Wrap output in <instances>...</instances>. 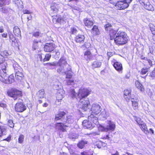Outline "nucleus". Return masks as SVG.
I'll return each mask as SVG.
<instances>
[{
	"label": "nucleus",
	"mask_w": 155,
	"mask_h": 155,
	"mask_svg": "<svg viewBox=\"0 0 155 155\" xmlns=\"http://www.w3.org/2000/svg\"><path fill=\"white\" fill-rule=\"evenodd\" d=\"M66 60V59L64 58H61L57 62H53L51 63H48L44 64L45 65L47 66L48 67H50V68L53 69V68L52 67H54L55 66H58V68L57 70L60 67V65L59 64V62L61 60Z\"/></svg>",
	"instance_id": "obj_16"
},
{
	"label": "nucleus",
	"mask_w": 155,
	"mask_h": 155,
	"mask_svg": "<svg viewBox=\"0 0 155 155\" xmlns=\"http://www.w3.org/2000/svg\"><path fill=\"white\" fill-rule=\"evenodd\" d=\"M55 48V45L52 43H47L44 47V50L47 52L52 51Z\"/></svg>",
	"instance_id": "obj_15"
},
{
	"label": "nucleus",
	"mask_w": 155,
	"mask_h": 155,
	"mask_svg": "<svg viewBox=\"0 0 155 155\" xmlns=\"http://www.w3.org/2000/svg\"><path fill=\"white\" fill-rule=\"evenodd\" d=\"M78 135L76 133H70L69 134V137L70 139H74L78 138Z\"/></svg>",
	"instance_id": "obj_42"
},
{
	"label": "nucleus",
	"mask_w": 155,
	"mask_h": 155,
	"mask_svg": "<svg viewBox=\"0 0 155 155\" xmlns=\"http://www.w3.org/2000/svg\"><path fill=\"white\" fill-rule=\"evenodd\" d=\"M83 126L87 129H92L94 127V124L89 120H84L82 122Z\"/></svg>",
	"instance_id": "obj_17"
},
{
	"label": "nucleus",
	"mask_w": 155,
	"mask_h": 155,
	"mask_svg": "<svg viewBox=\"0 0 155 155\" xmlns=\"http://www.w3.org/2000/svg\"><path fill=\"white\" fill-rule=\"evenodd\" d=\"M8 95L12 97L14 100H16L19 97L22 96L21 91L16 89H12L8 92Z\"/></svg>",
	"instance_id": "obj_7"
},
{
	"label": "nucleus",
	"mask_w": 155,
	"mask_h": 155,
	"mask_svg": "<svg viewBox=\"0 0 155 155\" xmlns=\"http://www.w3.org/2000/svg\"><path fill=\"white\" fill-rule=\"evenodd\" d=\"M81 155H93V154L89 151H84L81 153Z\"/></svg>",
	"instance_id": "obj_53"
},
{
	"label": "nucleus",
	"mask_w": 155,
	"mask_h": 155,
	"mask_svg": "<svg viewBox=\"0 0 155 155\" xmlns=\"http://www.w3.org/2000/svg\"><path fill=\"white\" fill-rule=\"evenodd\" d=\"M53 17V19L58 22H61L62 20L63 21V18L59 15L54 16Z\"/></svg>",
	"instance_id": "obj_37"
},
{
	"label": "nucleus",
	"mask_w": 155,
	"mask_h": 155,
	"mask_svg": "<svg viewBox=\"0 0 155 155\" xmlns=\"http://www.w3.org/2000/svg\"><path fill=\"white\" fill-rule=\"evenodd\" d=\"M138 99L135 97L133 100H132V106L134 109L136 110L137 109L138 104Z\"/></svg>",
	"instance_id": "obj_25"
},
{
	"label": "nucleus",
	"mask_w": 155,
	"mask_h": 155,
	"mask_svg": "<svg viewBox=\"0 0 155 155\" xmlns=\"http://www.w3.org/2000/svg\"><path fill=\"white\" fill-rule=\"evenodd\" d=\"M147 61L149 65L151 66L153 64V63H154V59L153 57L150 58V59H147Z\"/></svg>",
	"instance_id": "obj_45"
},
{
	"label": "nucleus",
	"mask_w": 155,
	"mask_h": 155,
	"mask_svg": "<svg viewBox=\"0 0 155 155\" xmlns=\"http://www.w3.org/2000/svg\"><path fill=\"white\" fill-rule=\"evenodd\" d=\"M15 64L13 65V67L15 70L16 80L18 83L22 84L23 81L24 75L21 72L17 70V67H15Z\"/></svg>",
	"instance_id": "obj_9"
},
{
	"label": "nucleus",
	"mask_w": 155,
	"mask_h": 155,
	"mask_svg": "<svg viewBox=\"0 0 155 155\" xmlns=\"http://www.w3.org/2000/svg\"><path fill=\"white\" fill-rule=\"evenodd\" d=\"M79 104L82 107V109L85 111L88 109L89 104V101L87 99L85 98H79Z\"/></svg>",
	"instance_id": "obj_13"
},
{
	"label": "nucleus",
	"mask_w": 155,
	"mask_h": 155,
	"mask_svg": "<svg viewBox=\"0 0 155 155\" xmlns=\"http://www.w3.org/2000/svg\"><path fill=\"white\" fill-rule=\"evenodd\" d=\"M73 117L72 116H68L66 121H63V123H58L55 124L56 129L60 130L63 132L66 131L65 127H70L71 124L74 122Z\"/></svg>",
	"instance_id": "obj_4"
},
{
	"label": "nucleus",
	"mask_w": 155,
	"mask_h": 155,
	"mask_svg": "<svg viewBox=\"0 0 155 155\" xmlns=\"http://www.w3.org/2000/svg\"><path fill=\"white\" fill-rule=\"evenodd\" d=\"M77 31L76 28L72 27L71 29V32L72 34H75L77 33Z\"/></svg>",
	"instance_id": "obj_48"
},
{
	"label": "nucleus",
	"mask_w": 155,
	"mask_h": 155,
	"mask_svg": "<svg viewBox=\"0 0 155 155\" xmlns=\"http://www.w3.org/2000/svg\"><path fill=\"white\" fill-rule=\"evenodd\" d=\"M101 107L98 104H94L92 105L91 110L92 113L97 114L101 112Z\"/></svg>",
	"instance_id": "obj_14"
},
{
	"label": "nucleus",
	"mask_w": 155,
	"mask_h": 155,
	"mask_svg": "<svg viewBox=\"0 0 155 155\" xmlns=\"http://www.w3.org/2000/svg\"><path fill=\"white\" fill-rule=\"evenodd\" d=\"M13 32L15 35L18 37L21 36V31L18 26H15L14 28Z\"/></svg>",
	"instance_id": "obj_29"
},
{
	"label": "nucleus",
	"mask_w": 155,
	"mask_h": 155,
	"mask_svg": "<svg viewBox=\"0 0 155 155\" xmlns=\"http://www.w3.org/2000/svg\"><path fill=\"white\" fill-rule=\"evenodd\" d=\"M3 37L6 38L7 37V33H3L1 35Z\"/></svg>",
	"instance_id": "obj_62"
},
{
	"label": "nucleus",
	"mask_w": 155,
	"mask_h": 155,
	"mask_svg": "<svg viewBox=\"0 0 155 155\" xmlns=\"http://www.w3.org/2000/svg\"><path fill=\"white\" fill-rule=\"evenodd\" d=\"M104 139H107L108 140H110V137H109L108 135H106L104 137H103Z\"/></svg>",
	"instance_id": "obj_64"
},
{
	"label": "nucleus",
	"mask_w": 155,
	"mask_h": 155,
	"mask_svg": "<svg viewBox=\"0 0 155 155\" xmlns=\"http://www.w3.org/2000/svg\"><path fill=\"white\" fill-rule=\"evenodd\" d=\"M23 12L24 14H30V12L27 10H24L23 11Z\"/></svg>",
	"instance_id": "obj_61"
},
{
	"label": "nucleus",
	"mask_w": 155,
	"mask_h": 155,
	"mask_svg": "<svg viewBox=\"0 0 155 155\" xmlns=\"http://www.w3.org/2000/svg\"><path fill=\"white\" fill-rule=\"evenodd\" d=\"M84 57L87 60H90L92 58V55L89 51H85L84 54Z\"/></svg>",
	"instance_id": "obj_30"
},
{
	"label": "nucleus",
	"mask_w": 155,
	"mask_h": 155,
	"mask_svg": "<svg viewBox=\"0 0 155 155\" xmlns=\"http://www.w3.org/2000/svg\"><path fill=\"white\" fill-rule=\"evenodd\" d=\"M20 0H13V2L18 6L20 4Z\"/></svg>",
	"instance_id": "obj_56"
},
{
	"label": "nucleus",
	"mask_w": 155,
	"mask_h": 155,
	"mask_svg": "<svg viewBox=\"0 0 155 155\" xmlns=\"http://www.w3.org/2000/svg\"><path fill=\"white\" fill-rule=\"evenodd\" d=\"M51 55L50 54H46L45 58L43 59V62L49 60L51 57Z\"/></svg>",
	"instance_id": "obj_44"
},
{
	"label": "nucleus",
	"mask_w": 155,
	"mask_h": 155,
	"mask_svg": "<svg viewBox=\"0 0 155 155\" xmlns=\"http://www.w3.org/2000/svg\"><path fill=\"white\" fill-rule=\"evenodd\" d=\"M11 137L10 136L8 137L7 138L4 139V140H6L7 141H9L11 140Z\"/></svg>",
	"instance_id": "obj_63"
},
{
	"label": "nucleus",
	"mask_w": 155,
	"mask_h": 155,
	"mask_svg": "<svg viewBox=\"0 0 155 155\" xmlns=\"http://www.w3.org/2000/svg\"><path fill=\"white\" fill-rule=\"evenodd\" d=\"M5 61V58L2 55V54L0 55V64L3 63Z\"/></svg>",
	"instance_id": "obj_55"
},
{
	"label": "nucleus",
	"mask_w": 155,
	"mask_h": 155,
	"mask_svg": "<svg viewBox=\"0 0 155 155\" xmlns=\"http://www.w3.org/2000/svg\"><path fill=\"white\" fill-rule=\"evenodd\" d=\"M12 10L8 7H3L0 8V11L4 13H8L11 12Z\"/></svg>",
	"instance_id": "obj_34"
},
{
	"label": "nucleus",
	"mask_w": 155,
	"mask_h": 155,
	"mask_svg": "<svg viewBox=\"0 0 155 155\" xmlns=\"http://www.w3.org/2000/svg\"><path fill=\"white\" fill-rule=\"evenodd\" d=\"M104 27L106 31H110L111 30H112L113 29L112 26L110 24H108L105 25Z\"/></svg>",
	"instance_id": "obj_41"
},
{
	"label": "nucleus",
	"mask_w": 155,
	"mask_h": 155,
	"mask_svg": "<svg viewBox=\"0 0 155 155\" xmlns=\"http://www.w3.org/2000/svg\"><path fill=\"white\" fill-rule=\"evenodd\" d=\"M51 9L52 11L54 13H56L58 11V9L55 6H51Z\"/></svg>",
	"instance_id": "obj_51"
},
{
	"label": "nucleus",
	"mask_w": 155,
	"mask_h": 155,
	"mask_svg": "<svg viewBox=\"0 0 155 155\" xmlns=\"http://www.w3.org/2000/svg\"><path fill=\"white\" fill-rule=\"evenodd\" d=\"M102 143V142L101 141H98L97 142L96 144L97 147L99 148H101V147Z\"/></svg>",
	"instance_id": "obj_57"
},
{
	"label": "nucleus",
	"mask_w": 155,
	"mask_h": 155,
	"mask_svg": "<svg viewBox=\"0 0 155 155\" xmlns=\"http://www.w3.org/2000/svg\"><path fill=\"white\" fill-rule=\"evenodd\" d=\"M84 22L85 26L88 28H90L93 25V22L87 18L84 19Z\"/></svg>",
	"instance_id": "obj_27"
},
{
	"label": "nucleus",
	"mask_w": 155,
	"mask_h": 155,
	"mask_svg": "<svg viewBox=\"0 0 155 155\" xmlns=\"http://www.w3.org/2000/svg\"><path fill=\"white\" fill-rule=\"evenodd\" d=\"M91 32L93 35H99L100 31L97 26L96 25H94L91 30Z\"/></svg>",
	"instance_id": "obj_32"
},
{
	"label": "nucleus",
	"mask_w": 155,
	"mask_h": 155,
	"mask_svg": "<svg viewBox=\"0 0 155 155\" xmlns=\"http://www.w3.org/2000/svg\"><path fill=\"white\" fill-rule=\"evenodd\" d=\"M88 120L91 121V122H92L94 124H97L98 122L97 117L93 114H91L88 116Z\"/></svg>",
	"instance_id": "obj_22"
},
{
	"label": "nucleus",
	"mask_w": 155,
	"mask_h": 155,
	"mask_svg": "<svg viewBox=\"0 0 155 155\" xmlns=\"http://www.w3.org/2000/svg\"><path fill=\"white\" fill-rule=\"evenodd\" d=\"M134 119L136 122L137 124L139 125L141 130L146 134H147L149 133L146 124L141 119L136 116H134Z\"/></svg>",
	"instance_id": "obj_6"
},
{
	"label": "nucleus",
	"mask_w": 155,
	"mask_h": 155,
	"mask_svg": "<svg viewBox=\"0 0 155 155\" xmlns=\"http://www.w3.org/2000/svg\"><path fill=\"white\" fill-rule=\"evenodd\" d=\"M44 90L43 89L39 90L37 93L38 96L40 98H43L44 96Z\"/></svg>",
	"instance_id": "obj_35"
},
{
	"label": "nucleus",
	"mask_w": 155,
	"mask_h": 155,
	"mask_svg": "<svg viewBox=\"0 0 155 155\" xmlns=\"http://www.w3.org/2000/svg\"><path fill=\"white\" fill-rule=\"evenodd\" d=\"M55 55H54V56L56 58H58L59 57V55H60V52L58 51H55Z\"/></svg>",
	"instance_id": "obj_58"
},
{
	"label": "nucleus",
	"mask_w": 155,
	"mask_h": 155,
	"mask_svg": "<svg viewBox=\"0 0 155 155\" xmlns=\"http://www.w3.org/2000/svg\"><path fill=\"white\" fill-rule=\"evenodd\" d=\"M59 68L57 70L58 73L62 74H66V78H71L72 76L73 72L71 67L66 60H61L59 62Z\"/></svg>",
	"instance_id": "obj_1"
},
{
	"label": "nucleus",
	"mask_w": 155,
	"mask_h": 155,
	"mask_svg": "<svg viewBox=\"0 0 155 155\" xmlns=\"http://www.w3.org/2000/svg\"><path fill=\"white\" fill-rule=\"evenodd\" d=\"M84 39L85 37L84 35L79 34L76 36L75 40L77 43H83L84 42Z\"/></svg>",
	"instance_id": "obj_20"
},
{
	"label": "nucleus",
	"mask_w": 155,
	"mask_h": 155,
	"mask_svg": "<svg viewBox=\"0 0 155 155\" xmlns=\"http://www.w3.org/2000/svg\"><path fill=\"white\" fill-rule=\"evenodd\" d=\"M38 42L36 41H33V48L34 50H35L38 47Z\"/></svg>",
	"instance_id": "obj_49"
},
{
	"label": "nucleus",
	"mask_w": 155,
	"mask_h": 155,
	"mask_svg": "<svg viewBox=\"0 0 155 155\" xmlns=\"http://www.w3.org/2000/svg\"><path fill=\"white\" fill-rule=\"evenodd\" d=\"M4 66H3L2 68V69L0 70V80L4 81V80L5 81L8 78V76L6 73V66H7V64L6 63H4Z\"/></svg>",
	"instance_id": "obj_12"
},
{
	"label": "nucleus",
	"mask_w": 155,
	"mask_h": 155,
	"mask_svg": "<svg viewBox=\"0 0 155 155\" xmlns=\"http://www.w3.org/2000/svg\"><path fill=\"white\" fill-rule=\"evenodd\" d=\"M9 0H0V6L3 5H8L9 4Z\"/></svg>",
	"instance_id": "obj_43"
},
{
	"label": "nucleus",
	"mask_w": 155,
	"mask_h": 155,
	"mask_svg": "<svg viewBox=\"0 0 155 155\" xmlns=\"http://www.w3.org/2000/svg\"><path fill=\"white\" fill-rule=\"evenodd\" d=\"M42 34L38 31H34L32 33V35L35 37L39 38L42 36Z\"/></svg>",
	"instance_id": "obj_38"
},
{
	"label": "nucleus",
	"mask_w": 155,
	"mask_h": 155,
	"mask_svg": "<svg viewBox=\"0 0 155 155\" xmlns=\"http://www.w3.org/2000/svg\"><path fill=\"white\" fill-rule=\"evenodd\" d=\"M8 34L10 39V41H11L12 42V45H13L17 46H18V43L12 32H9L8 33Z\"/></svg>",
	"instance_id": "obj_21"
},
{
	"label": "nucleus",
	"mask_w": 155,
	"mask_h": 155,
	"mask_svg": "<svg viewBox=\"0 0 155 155\" xmlns=\"http://www.w3.org/2000/svg\"><path fill=\"white\" fill-rule=\"evenodd\" d=\"M131 92V90L130 89L124 90V97L126 100H128L127 96H130V95H132Z\"/></svg>",
	"instance_id": "obj_28"
},
{
	"label": "nucleus",
	"mask_w": 155,
	"mask_h": 155,
	"mask_svg": "<svg viewBox=\"0 0 155 155\" xmlns=\"http://www.w3.org/2000/svg\"><path fill=\"white\" fill-rule=\"evenodd\" d=\"M14 81V77L12 75H11L8 77L7 80H5V83L7 84H11Z\"/></svg>",
	"instance_id": "obj_33"
},
{
	"label": "nucleus",
	"mask_w": 155,
	"mask_h": 155,
	"mask_svg": "<svg viewBox=\"0 0 155 155\" xmlns=\"http://www.w3.org/2000/svg\"><path fill=\"white\" fill-rule=\"evenodd\" d=\"M147 75L150 77L152 78H155V68L152 71L148 73Z\"/></svg>",
	"instance_id": "obj_40"
},
{
	"label": "nucleus",
	"mask_w": 155,
	"mask_h": 155,
	"mask_svg": "<svg viewBox=\"0 0 155 155\" xmlns=\"http://www.w3.org/2000/svg\"><path fill=\"white\" fill-rule=\"evenodd\" d=\"M148 69L147 68H143L142 69V70L141 71V74L142 75L145 74L147 72Z\"/></svg>",
	"instance_id": "obj_52"
},
{
	"label": "nucleus",
	"mask_w": 155,
	"mask_h": 155,
	"mask_svg": "<svg viewBox=\"0 0 155 155\" xmlns=\"http://www.w3.org/2000/svg\"><path fill=\"white\" fill-rule=\"evenodd\" d=\"M91 91L90 90L86 88H81L79 90L78 94L76 93L74 89H71L69 92L71 97L73 98H85L87 97L90 94Z\"/></svg>",
	"instance_id": "obj_2"
},
{
	"label": "nucleus",
	"mask_w": 155,
	"mask_h": 155,
	"mask_svg": "<svg viewBox=\"0 0 155 155\" xmlns=\"http://www.w3.org/2000/svg\"><path fill=\"white\" fill-rule=\"evenodd\" d=\"M113 65L115 69L119 72H122L123 69L122 64L119 62H114Z\"/></svg>",
	"instance_id": "obj_18"
},
{
	"label": "nucleus",
	"mask_w": 155,
	"mask_h": 155,
	"mask_svg": "<svg viewBox=\"0 0 155 155\" xmlns=\"http://www.w3.org/2000/svg\"><path fill=\"white\" fill-rule=\"evenodd\" d=\"M15 110L17 112H22L26 109V106L22 102L19 101L15 104Z\"/></svg>",
	"instance_id": "obj_11"
},
{
	"label": "nucleus",
	"mask_w": 155,
	"mask_h": 155,
	"mask_svg": "<svg viewBox=\"0 0 155 155\" xmlns=\"http://www.w3.org/2000/svg\"><path fill=\"white\" fill-rule=\"evenodd\" d=\"M101 112L100 115L103 118H106L107 116V111L105 109H101Z\"/></svg>",
	"instance_id": "obj_36"
},
{
	"label": "nucleus",
	"mask_w": 155,
	"mask_h": 155,
	"mask_svg": "<svg viewBox=\"0 0 155 155\" xmlns=\"http://www.w3.org/2000/svg\"><path fill=\"white\" fill-rule=\"evenodd\" d=\"M136 86L141 91H144V88L142 85L138 81H136L135 82Z\"/></svg>",
	"instance_id": "obj_31"
},
{
	"label": "nucleus",
	"mask_w": 155,
	"mask_h": 155,
	"mask_svg": "<svg viewBox=\"0 0 155 155\" xmlns=\"http://www.w3.org/2000/svg\"><path fill=\"white\" fill-rule=\"evenodd\" d=\"M140 4L146 9L153 11L154 8L151 5L149 0H138Z\"/></svg>",
	"instance_id": "obj_8"
},
{
	"label": "nucleus",
	"mask_w": 155,
	"mask_h": 155,
	"mask_svg": "<svg viewBox=\"0 0 155 155\" xmlns=\"http://www.w3.org/2000/svg\"><path fill=\"white\" fill-rule=\"evenodd\" d=\"M87 141L83 139L80 141L77 144V146L80 149H82L87 144Z\"/></svg>",
	"instance_id": "obj_24"
},
{
	"label": "nucleus",
	"mask_w": 155,
	"mask_h": 155,
	"mask_svg": "<svg viewBox=\"0 0 155 155\" xmlns=\"http://www.w3.org/2000/svg\"><path fill=\"white\" fill-rule=\"evenodd\" d=\"M118 31H115L113 29L111 30L109 32V35L110 36V39L111 40L114 39L115 38L116 35Z\"/></svg>",
	"instance_id": "obj_26"
},
{
	"label": "nucleus",
	"mask_w": 155,
	"mask_h": 155,
	"mask_svg": "<svg viewBox=\"0 0 155 155\" xmlns=\"http://www.w3.org/2000/svg\"><path fill=\"white\" fill-rule=\"evenodd\" d=\"M8 125L10 127H14V124L13 123V121L10 120L8 121Z\"/></svg>",
	"instance_id": "obj_47"
},
{
	"label": "nucleus",
	"mask_w": 155,
	"mask_h": 155,
	"mask_svg": "<svg viewBox=\"0 0 155 155\" xmlns=\"http://www.w3.org/2000/svg\"><path fill=\"white\" fill-rule=\"evenodd\" d=\"M64 97V95L62 94H61L60 93H58L57 94V101L56 102H57L58 101V102H59L61 101Z\"/></svg>",
	"instance_id": "obj_39"
},
{
	"label": "nucleus",
	"mask_w": 155,
	"mask_h": 155,
	"mask_svg": "<svg viewBox=\"0 0 155 155\" xmlns=\"http://www.w3.org/2000/svg\"><path fill=\"white\" fill-rule=\"evenodd\" d=\"M102 62L101 61L96 60L92 63L91 66L93 69L99 68L101 67Z\"/></svg>",
	"instance_id": "obj_19"
},
{
	"label": "nucleus",
	"mask_w": 155,
	"mask_h": 155,
	"mask_svg": "<svg viewBox=\"0 0 155 155\" xmlns=\"http://www.w3.org/2000/svg\"><path fill=\"white\" fill-rule=\"evenodd\" d=\"M127 97L128 99V100L126 101L127 102H129L130 99L131 100V101L132 100H133L135 97L134 95L133 94L130 95V96H127Z\"/></svg>",
	"instance_id": "obj_50"
},
{
	"label": "nucleus",
	"mask_w": 155,
	"mask_h": 155,
	"mask_svg": "<svg viewBox=\"0 0 155 155\" xmlns=\"http://www.w3.org/2000/svg\"><path fill=\"white\" fill-rule=\"evenodd\" d=\"M115 127V124L114 123L110 120H108L107 121L106 125L103 127L102 130L106 131L109 130L113 131L114 130Z\"/></svg>",
	"instance_id": "obj_10"
},
{
	"label": "nucleus",
	"mask_w": 155,
	"mask_h": 155,
	"mask_svg": "<svg viewBox=\"0 0 155 155\" xmlns=\"http://www.w3.org/2000/svg\"><path fill=\"white\" fill-rule=\"evenodd\" d=\"M149 49L150 51V53L152 54L153 53V48L152 46H149Z\"/></svg>",
	"instance_id": "obj_60"
},
{
	"label": "nucleus",
	"mask_w": 155,
	"mask_h": 155,
	"mask_svg": "<svg viewBox=\"0 0 155 155\" xmlns=\"http://www.w3.org/2000/svg\"><path fill=\"white\" fill-rule=\"evenodd\" d=\"M115 4V7L118 9H124L129 6V4L130 3L132 0H119Z\"/></svg>",
	"instance_id": "obj_5"
},
{
	"label": "nucleus",
	"mask_w": 155,
	"mask_h": 155,
	"mask_svg": "<svg viewBox=\"0 0 155 155\" xmlns=\"http://www.w3.org/2000/svg\"><path fill=\"white\" fill-rule=\"evenodd\" d=\"M65 81L68 85H70L74 82V81L71 80H66Z\"/></svg>",
	"instance_id": "obj_54"
},
{
	"label": "nucleus",
	"mask_w": 155,
	"mask_h": 155,
	"mask_svg": "<svg viewBox=\"0 0 155 155\" xmlns=\"http://www.w3.org/2000/svg\"><path fill=\"white\" fill-rule=\"evenodd\" d=\"M65 114V113L64 111L60 112L58 114H55V120H58L61 119L62 120Z\"/></svg>",
	"instance_id": "obj_23"
},
{
	"label": "nucleus",
	"mask_w": 155,
	"mask_h": 155,
	"mask_svg": "<svg viewBox=\"0 0 155 155\" xmlns=\"http://www.w3.org/2000/svg\"><path fill=\"white\" fill-rule=\"evenodd\" d=\"M24 136L23 135H20L18 139V142L19 143H21L24 141Z\"/></svg>",
	"instance_id": "obj_46"
},
{
	"label": "nucleus",
	"mask_w": 155,
	"mask_h": 155,
	"mask_svg": "<svg viewBox=\"0 0 155 155\" xmlns=\"http://www.w3.org/2000/svg\"><path fill=\"white\" fill-rule=\"evenodd\" d=\"M128 37L127 34L123 31L117 32L114 38V41L117 45H122L127 42Z\"/></svg>",
	"instance_id": "obj_3"
},
{
	"label": "nucleus",
	"mask_w": 155,
	"mask_h": 155,
	"mask_svg": "<svg viewBox=\"0 0 155 155\" xmlns=\"http://www.w3.org/2000/svg\"><path fill=\"white\" fill-rule=\"evenodd\" d=\"M149 26L150 29V30H151L152 32V31L155 30V28H153V25L152 24H149ZM154 27H155L154 26Z\"/></svg>",
	"instance_id": "obj_59"
}]
</instances>
